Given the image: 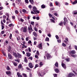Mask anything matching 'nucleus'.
Instances as JSON below:
<instances>
[{"label":"nucleus","mask_w":77,"mask_h":77,"mask_svg":"<svg viewBox=\"0 0 77 77\" xmlns=\"http://www.w3.org/2000/svg\"><path fill=\"white\" fill-rule=\"evenodd\" d=\"M28 29L29 32L30 33H32V32L33 30V29H32V25H30L29 27H28Z\"/></svg>","instance_id":"obj_1"},{"label":"nucleus","mask_w":77,"mask_h":77,"mask_svg":"<svg viewBox=\"0 0 77 77\" xmlns=\"http://www.w3.org/2000/svg\"><path fill=\"white\" fill-rule=\"evenodd\" d=\"M69 53L70 54H75L76 53V52L75 51L73 50L70 51L69 52Z\"/></svg>","instance_id":"obj_2"},{"label":"nucleus","mask_w":77,"mask_h":77,"mask_svg":"<svg viewBox=\"0 0 77 77\" xmlns=\"http://www.w3.org/2000/svg\"><path fill=\"white\" fill-rule=\"evenodd\" d=\"M6 73L7 75H8V76H11V74L12 73L10 71H8L6 72Z\"/></svg>","instance_id":"obj_3"},{"label":"nucleus","mask_w":77,"mask_h":77,"mask_svg":"<svg viewBox=\"0 0 77 77\" xmlns=\"http://www.w3.org/2000/svg\"><path fill=\"white\" fill-rule=\"evenodd\" d=\"M64 25L65 26V24H66V22H68V20H67V19L66 17H64Z\"/></svg>","instance_id":"obj_4"},{"label":"nucleus","mask_w":77,"mask_h":77,"mask_svg":"<svg viewBox=\"0 0 77 77\" xmlns=\"http://www.w3.org/2000/svg\"><path fill=\"white\" fill-rule=\"evenodd\" d=\"M28 66L30 68H33V65L32 64V63H29Z\"/></svg>","instance_id":"obj_5"},{"label":"nucleus","mask_w":77,"mask_h":77,"mask_svg":"<svg viewBox=\"0 0 77 77\" xmlns=\"http://www.w3.org/2000/svg\"><path fill=\"white\" fill-rule=\"evenodd\" d=\"M12 53H13V56H14L15 57H17V54L16 52H14V51H13Z\"/></svg>","instance_id":"obj_6"},{"label":"nucleus","mask_w":77,"mask_h":77,"mask_svg":"<svg viewBox=\"0 0 77 77\" xmlns=\"http://www.w3.org/2000/svg\"><path fill=\"white\" fill-rule=\"evenodd\" d=\"M33 11L34 12L35 14H39V11L36 10H33Z\"/></svg>","instance_id":"obj_7"},{"label":"nucleus","mask_w":77,"mask_h":77,"mask_svg":"<svg viewBox=\"0 0 77 77\" xmlns=\"http://www.w3.org/2000/svg\"><path fill=\"white\" fill-rule=\"evenodd\" d=\"M38 47L39 48V49H41V50H42V43H41L38 45Z\"/></svg>","instance_id":"obj_8"},{"label":"nucleus","mask_w":77,"mask_h":77,"mask_svg":"<svg viewBox=\"0 0 77 77\" xmlns=\"http://www.w3.org/2000/svg\"><path fill=\"white\" fill-rule=\"evenodd\" d=\"M8 57L9 59H12V56L11 54H8Z\"/></svg>","instance_id":"obj_9"},{"label":"nucleus","mask_w":77,"mask_h":77,"mask_svg":"<svg viewBox=\"0 0 77 77\" xmlns=\"http://www.w3.org/2000/svg\"><path fill=\"white\" fill-rule=\"evenodd\" d=\"M17 57L18 58H21L22 56H21V55L19 53H17Z\"/></svg>","instance_id":"obj_10"},{"label":"nucleus","mask_w":77,"mask_h":77,"mask_svg":"<svg viewBox=\"0 0 77 77\" xmlns=\"http://www.w3.org/2000/svg\"><path fill=\"white\" fill-rule=\"evenodd\" d=\"M46 56L47 59H48V58H50L51 57V55L49 54H47Z\"/></svg>","instance_id":"obj_11"},{"label":"nucleus","mask_w":77,"mask_h":77,"mask_svg":"<svg viewBox=\"0 0 77 77\" xmlns=\"http://www.w3.org/2000/svg\"><path fill=\"white\" fill-rule=\"evenodd\" d=\"M61 65L63 68H64V69H66V65H65V64L63 63H62Z\"/></svg>","instance_id":"obj_12"},{"label":"nucleus","mask_w":77,"mask_h":77,"mask_svg":"<svg viewBox=\"0 0 77 77\" xmlns=\"http://www.w3.org/2000/svg\"><path fill=\"white\" fill-rule=\"evenodd\" d=\"M33 34L35 37H37V36H38V34H37V33L35 32H33Z\"/></svg>","instance_id":"obj_13"},{"label":"nucleus","mask_w":77,"mask_h":77,"mask_svg":"<svg viewBox=\"0 0 77 77\" xmlns=\"http://www.w3.org/2000/svg\"><path fill=\"white\" fill-rule=\"evenodd\" d=\"M20 2H21V0H16V3H17L18 5H19Z\"/></svg>","instance_id":"obj_14"},{"label":"nucleus","mask_w":77,"mask_h":77,"mask_svg":"<svg viewBox=\"0 0 77 77\" xmlns=\"http://www.w3.org/2000/svg\"><path fill=\"white\" fill-rule=\"evenodd\" d=\"M55 71L56 73H59V70L58 69H55Z\"/></svg>","instance_id":"obj_15"},{"label":"nucleus","mask_w":77,"mask_h":77,"mask_svg":"<svg viewBox=\"0 0 77 77\" xmlns=\"http://www.w3.org/2000/svg\"><path fill=\"white\" fill-rule=\"evenodd\" d=\"M71 56L75 58V57H77V55L76 54H71Z\"/></svg>","instance_id":"obj_16"},{"label":"nucleus","mask_w":77,"mask_h":77,"mask_svg":"<svg viewBox=\"0 0 77 77\" xmlns=\"http://www.w3.org/2000/svg\"><path fill=\"white\" fill-rule=\"evenodd\" d=\"M72 14H73V15H76V14H77V11H73L72 13Z\"/></svg>","instance_id":"obj_17"},{"label":"nucleus","mask_w":77,"mask_h":77,"mask_svg":"<svg viewBox=\"0 0 77 77\" xmlns=\"http://www.w3.org/2000/svg\"><path fill=\"white\" fill-rule=\"evenodd\" d=\"M45 41H47V42H49V38H48V37H46L45 40Z\"/></svg>","instance_id":"obj_18"},{"label":"nucleus","mask_w":77,"mask_h":77,"mask_svg":"<svg viewBox=\"0 0 77 77\" xmlns=\"http://www.w3.org/2000/svg\"><path fill=\"white\" fill-rule=\"evenodd\" d=\"M24 62H26V63H27L28 62L27 59V58H26V57H25Z\"/></svg>","instance_id":"obj_19"},{"label":"nucleus","mask_w":77,"mask_h":77,"mask_svg":"<svg viewBox=\"0 0 77 77\" xmlns=\"http://www.w3.org/2000/svg\"><path fill=\"white\" fill-rule=\"evenodd\" d=\"M63 24H64V23H63V22H61L60 23H59V26H62Z\"/></svg>","instance_id":"obj_20"},{"label":"nucleus","mask_w":77,"mask_h":77,"mask_svg":"<svg viewBox=\"0 0 77 77\" xmlns=\"http://www.w3.org/2000/svg\"><path fill=\"white\" fill-rule=\"evenodd\" d=\"M8 49V51L9 52V51H10L11 50V46H9Z\"/></svg>","instance_id":"obj_21"},{"label":"nucleus","mask_w":77,"mask_h":77,"mask_svg":"<svg viewBox=\"0 0 77 77\" xmlns=\"http://www.w3.org/2000/svg\"><path fill=\"white\" fill-rule=\"evenodd\" d=\"M22 68V65L21 64H20L18 66V68L20 69V68Z\"/></svg>","instance_id":"obj_22"},{"label":"nucleus","mask_w":77,"mask_h":77,"mask_svg":"<svg viewBox=\"0 0 77 77\" xmlns=\"http://www.w3.org/2000/svg\"><path fill=\"white\" fill-rule=\"evenodd\" d=\"M41 8L42 9H44L45 8V5H41Z\"/></svg>","instance_id":"obj_23"},{"label":"nucleus","mask_w":77,"mask_h":77,"mask_svg":"<svg viewBox=\"0 0 77 77\" xmlns=\"http://www.w3.org/2000/svg\"><path fill=\"white\" fill-rule=\"evenodd\" d=\"M26 55L28 57H30V54L29 53H26Z\"/></svg>","instance_id":"obj_24"},{"label":"nucleus","mask_w":77,"mask_h":77,"mask_svg":"<svg viewBox=\"0 0 77 77\" xmlns=\"http://www.w3.org/2000/svg\"><path fill=\"white\" fill-rule=\"evenodd\" d=\"M23 31V32H27V29H26V27L24 28Z\"/></svg>","instance_id":"obj_25"},{"label":"nucleus","mask_w":77,"mask_h":77,"mask_svg":"<svg viewBox=\"0 0 77 77\" xmlns=\"http://www.w3.org/2000/svg\"><path fill=\"white\" fill-rule=\"evenodd\" d=\"M76 3H77V0H75L73 2L72 4L73 5H75V4H76Z\"/></svg>","instance_id":"obj_26"},{"label":"nucleus","mask_w":77,"mask_h":77,"mask_svg":"<svg viewBox=\"0 0 77 77\" xmlns=\"http://www.w3.org/2000/svg\"><path fill=\"white\" fill-rule=\"evenodd\" d=\"M65 60L67 62H69V60H70L69 58H66Z\"/></svg>","instance_id":"obj_27"},{"label":"nucleus","mask_w":77,"mask_h":77,"mask_svg":"<svg viewBox=\"0 0 77 77\" xmlns=\"http://www.w3.org/2000/svg\"><path fill=\"white\" fill-rule=\"evenodd\" d=\"M12 35L11 33L10 34V35L9 36V38L10 39H12Z\"/></svg>","instance_id":"obj_28"},{"label":"nucleus","mask_w":77,"mask_h":77,"mask_svg":"<svg viewBox=\"0 0 77 77\" xmlns=\"http://www.w3.org/2000/svg\"><path fill=\"white\" fill-rule=\"evenodd\" d=\"M33 9L32 10H34V11H36V10H37V8H36V7H35V6L33 7Z\"/></svg>","instance_id":"obj_29"},{"label":"nucleus","mask_w":77,"mask_h":77,"mask_svg":"<svg viewBox=\"0 0 77 77\" xmlns=\"http://www.w3.org/2000/svg\"><path fill=\"white\" fill-rule=\"evenodd\" d=\"M55 66L56 67H58V63L57 62L55 63Z\"/></svg>","instance_id":"obj_30"},{"label":"nucleus","mask_w":77,"mask_h":77,"mask_svg":"<svg viewBox=\"0 0 77 77\" xmlns=\"http://www.w3.org/2000/svg\"><path fill=\"white\" fill-rule=\"evenodd\" d=\"M17 75L18 77H20V74L19 72H17Z\"/></svg>","instance_id":"obj_31"},{"label":"nucleus","mask_w":77,"mask_h":77,"mask_svg":"<svg viewBox=\"0 0 77 77\" xmlns=\"http://www.w3.org/2000/svg\"><path fill=\"white\" fill-rule=\"evenodd\" d=\"M41 74H42V77H43L44 75H45V73H44V72H42Z\"/></svg>","instance_id":"obj_32"},{"label":"nucleus","mask_w":77,"mask_h":77,"mask_svg":"<svg viewBox=\"0 0 77 77\" xmlns=\"http://www.w3.org/2000/svg\"><path fill=\"white\" fill-rule=\"evenodd\" d=\"M6 69H7V70H10V67H9V66H7Z\"/></svg>","instance_id":"obj_33"},{"label":"nucleus","mask_w":77,"mask_h":77,"mask_svg":"<svg viewBox=\"0 0 77 77\" xmlns=\"http://www.w3.org/2000/svg\"><path fill=\"white\" fill-rule=\"evenodd\" d=\"M15 12L16 14H18V11L17 10H15Z\"/></svg>","instance_id":"obj_34"},{"label":"nucleus","mask_w":77,"mask_h":77,"mask_svg":"<svg viewBox=\"0 0 77 77\" xmlns=\"http://www.w3.org/2000/svg\"><path fill=\"white\" fill-rule=\"evenodd\" d=\"M13 64L15 66H17V63L15 62L13 63Z\"/></svg>","instance_id":"obj_35"},{"label":"nucleus","mask_w":77,"mask_h":77,"mask_svg":"<svg viewBox=\"0 0 77 77\" xmlns=\"http://www.w3.org/2000/svg\"><path fill=\"white\" fill-rule=\"evenodd\" d=\"M23 75L24 77H27V75L25 73H23Z\"/></svg>","instance_id":"obj_36"},{"label":"nucleus","mask_w":77,"mask_h":77,"mask_svg":"<svg viewBox=\"0 0 77 77\" xmlns=\"http://www.w3.org/2000/svg\"><path fill=\"white\" fill-rule=\"evenodd\" d=\"M2 53L3 54L4 56H6V53H5V52H4V51H3L2 52Z\"/></svg>","instance_id":"obj_37"},{"label":"nucleus","mask_w":77,"mask_h":77,"mask_svg":"<svg viewBox=\"0 0 77 77\" xmlns=\"http://www.w3.org/2000/svg\"><path fill=\"white\" fill-rule=\"evenodd\" d=\"M14 60L15 61H16V62H18V63H20V60H18V59H14Z\"/></svg>","instance_id":"obj_38"},{"label":"nucleus","mask_w":77,"mask_h":77,"mask_svg":"<svg viewBox=\"0 0 77 77\" xmlns=\"http://www.w3.org/2000/svg\"><path fill=\"white\" fill-rule=\"evenodd\" d=\"M72 72H74V74H75V75H77V72H75L74 70H72Z\"/></svg>","instance_id":"obj_39"},{"label":"nucleus","mask_w":77,"mask_h":77,"mask_svg":"<svg viewBox=\"0 0 77 77\" xmlns=\"http://www.w3.org/2000/svg\"><path fill=\"white\" fill-rule=\"evenodd\" d=\"M22 11L23 12H24V13H26V10H25V9H23L22 10Z\"/></svg>","instance_id":"obj_40"},{"label":"nucleus","mask_w":77,"mask_h":77,"mask_svg":"<svg viewBox=\"0 0 77 77\" xmlns=\"http://www.w3.org/2000/svg\"><path fill=\"white\" fill-rule=\"evenodd\" d=\"M55 37L57 39H59V36L57 35H56L55 36Z\"/></svg>","instance_id":"obj_41"},{"label":"nucleus","mask_w":77,"mask_h":77,"mask_svg":"<svg viewBox=\"0 0 77 77\" xmlns=\"http://www.w3.org/2000/svg\"><path fill=\"white\" fill-rule=\"evenodd\" d=\"M25 2L26 3L28 4L29 3V1L28 0H25Z\"/></svg>","instance_id":"obj_42"},{"label":"nucleus","mask_w":77,"mask_h":77,"mask_svg":"<svg viewBox=\"0 0 77 77\" xmlns=\"http://www.w3.org/2000/svg\"><path fill=\"white\" fill-rule=\"evenodd\" d=\"M55 5L56 6H58V5H59V3L57 2H55Z\"/></svg>","instance_id":"obj_43"},{"label":"nucleus","mask_w":77,"mask_h":77,"mask_svg":"<svg viewBox=\"0 0 77 77\" xmlns=\"http://www.w3.org/2000/svg\"><path fill=\"white\" fill-rule=\"evenodd\" d=\"M34 30L36 32H38V29L35 26L34 27Z\"/></svg>","instance_id":"obj_44"},{"label":"nucleus","mask_w":77,"mask_h":77,"mask_svg":"<svg viewBox=\"0 0 77 77\" xmlns=\"http://www.w3.org/2000/svg\"><path fill=\"white\" fill-rule=\"evenodd\" d=\"M5 33V30L2 31L1 33V34H4Z\"/></svg>","instance_id":"obj_45"},{"label":"nucleus","mask_w":77,"mask_h":77,"mask_svg":"<svg viewBox=\"0 0 77 77\" xmlns=\"http://www.w3.org/2000/svg\"><path fill=\"white\" fill-rule=\"evenodd\" d=\"M36 19L37 20H39V17L38 16L36 17Z\"/></svg>","instance_id":"obj_46"},{"label":"nucleus","mask_w":77,"mask_h":77,"mask_svg":"<svg viewBox=\"0 0 77 77\" xmlns=\"http://www.w3.org/2000/svg\"><path fill=\"white\" fill-rule=\"evenodd\" d=\"M57 41L59 43H60L61 42V40L60 39L57 40Z\"/></svg>","instance_id":"obj_47"},{"label":"nucleus","mask_w":77,"mask_h":77,"mask_svg":"<svg viewBox=\"0 0 77 77\" xmlns=\"http://www.w3.org/2000/svg\"><path fill=\"white\" fill-rule=\"evenodd\" d=\"M62 45L63 46V47H66V44H65L64 43H63L62 44Z\"/></svg>","instance_id":"obj_48"},{"label":"nucleus","mask_w":77,"mask_h":77,"mask_svg":"<svg viewBox=\"0 0 77 77\" xmlns=\"http://www.w3.org/2000/svg\"><path fill=\"white\" fill-rule=\"evenodd\" d=\"M37 67H38V64H36L35 67V68H37Z\"/></svg>","instance_id":"obj_49"},{"label":"nucleus","mask_w":77,"mask_h":77,"mask_svg":"<svg viewBox=\"0 0 77 77\" xmlns=\"http://www.w3.org/2000/svg\"><path fill=\"white\" fill-rule=\"evenodd\" d=\"M28 43L29 44H32V42L30 40H29Z\"/></svg>","instance_id":"obj_50"},{"label":"nucleus","mask_w":77,"mask_h":77,"mask_svg":"<svg viewBox=\"0 0 77 77\" xmlns=\"http://www.w3.org/2000/svg\"><path fill=\"white\" fill-rule=\"evenodd\" d=\"M30 59L31 60H32V59H33V57H29V59Z\"/></svg>","instance_id":"obj_51"},{"label":"nucleus","mask_w":77,"mask_h":77,"mask_svg":"<svg viewBox=\"0 0 77 77\" xmlns=\"http://www.w3.org/2000/svg\"><path fill=\"white\" fill-rule=\"evenodd\" d=\"M54 77H57V75L56 74H54Z\"/></svg>","instance_id":"obj_52"},{"label":"nucleus","mask_w":77,"mask_h":77,"mask_svg":"<svg viewBox=\"0 0 77 77\" xmlns=\"http://www.w3.org/2000/svg\"><path fill=\"white\" fill-rule=\"evenodd\" d=\"M13 26V24L12 23H11L9 25V27H11V26Z\"/></svg>","instance_id":"obj_53"},{"label":"nucleus","mask_w":77,"mask_h":77,"mask_svg":"<svg viewBox=\"0 0 77 77\" xmlns=\"http://www.w3.org/2000/svg\"><path fill=\"white\" fill-rule=\"evenodd\" d=\"M42 65H43V63H42V62H40V66H42Z\"/></svg>","instance_id":"obj_54"},{"label":"nucleus","mask_w":77,"mask_h":77,"mask_svg":"<svg viewBox=\"0 0 77 77\" xmlns=\"http://www.w3.org/2000/svg\"><path fill=\"white\" fill-rule=\"evenodd\" d=\"M51 22H52V23H54V20L53 19H51Z\"/></svg>","instance_id":"obj_55"},{"label":"nucleus","mask_w":77,"mask_h":77,"mask_svg":"<svg viewBox=\"0 0 77 77\" xmlns=\"http://www.w3.org/2000/svg\"><path fill=\"white\" fill-rule=\"evenodd\" d=\"M38 75L39 77H40V76L42 77V74H41V73H38Z\"/></svg>","instance_id":"obj_56"},{"label":"nucleus","mask_w":77,"mask_h":77,"mask_svg":"<svg viewBox=\"0 0 77 77\" xmlns=\"http://www.w3.org/2000/svg\"><path fill=\"white\" fill-rule=\"evenodd\" d=\"M15 32L16 33H19V32H18V30H16L15 31Z\"/></svg>","instance_id":"obj_57"},{"label":"nucleus","mask_w":77,"mask_h":77,"mask_svg":"<svg viewBox=\"0 0 77 77\" xmlns=\"http://www.w3.org/2000/svg\"><path fill=\"white\" fill-rule=\"evenodd\" d=\"M32 5H29L28 6V7L29 8V9H31L32 8Z\"/></svg>","instance_id":"obj_58"},{"label":"nucleus","mask_w":77,"mask_h":77,"mask_svg":"<svg viewBox=\"0 0 77 77\" xmlns=\"http://www.w3.org/2000/svg\"><path fill=\"white\" fill-rule=\"evenodd\" d=\"M31 24L32 25H34V22L32 21L31 22Z\"/></svg>","instance_id":"obj_59"},{"label":"nucleus","mask_w":77,"mask_h":77,"mask_svg":"<svg viewBox=\"0 0 77 77\" xmlns=\"http://www.w3.org/2000/svg\"><path fill=\"white\" fill-rule=\"evenodd\" d=\"M36 53H37V55H39V51H37Z\"/></svg>","instance_id":"obj_60"},{"label":"nucleus","mask_w":77,"mask_h":77,"mask_svg":"<svg viewBox=\"0 0 77 77\" xmlns=\"http://www.w3.org/2000/svg\"><path fill=\"white\" fill-rule=\"evenodd\" d=\"M50 10H51V11H53V10H54V8H51Z\"/></svg>","instance_id":"obj_61"},{"label":"nucleus","mask_w":77,"mask_h":77,"mask_svg":"<svg viewBox=\"0 0 77 77\" xmlns=\"http://www.w3.org/2000/svg\"><path fill=\"white\" fill-rule=\"evenodd\" d=\"M26 69H27V70H30V69L28 67H26Z\"/></svg>","instance_id":"obj_62"},{"label":"nucleus","mask_w":77,"mask_h":77,"mask_svg":"<svg viewBox=\"0 0 77 77\" xmlns=\"http://www.w3.org/2000/svg\"><path fill=\"white\" fill-rule=\"evenodd\" d=\"M54 15L55 16H56V17L57 16V13H54Z\"/></svg>","instance_id":"obj_63"},{"label":"nucleus","mask_w":77,"mask_h":77,"mask_svg":"<svg viewBox=\"0 0 77 77\" xmlns=\"http://www.w3.org/2000/svg\"><path fill=\"white\" fill-rule=\"evenodd\" d=\"M75 48L76 50H77V46L76 45H75Z\"/></svg>","instance_id":"obj_64"}]
</instances>
